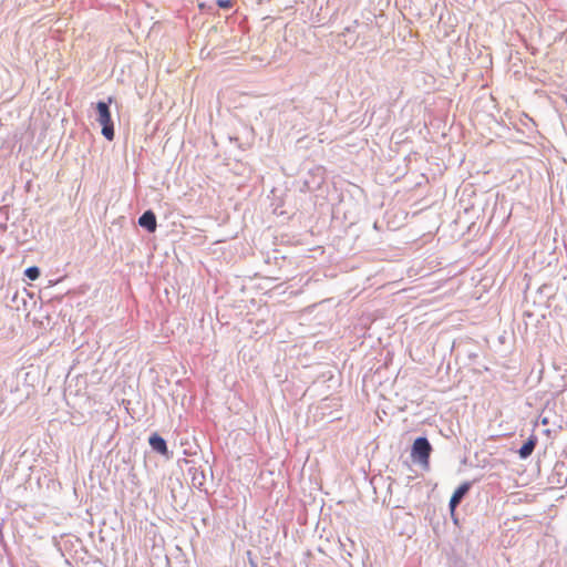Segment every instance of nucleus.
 <instances>
[{
  "mask_svg": "<svg viewBox=\"0 0 567 567\" xmlns=\"http://www.w3.org/2000/svg\"><path fill=\"white\" fill-rule=\"evenodd\" d=\"M96 112H97L96 121L102 126V135L107 141H113L115 134H114V125H113V121L111 118V112H110L109 104L105 102H97L96 103Z\"/></svg>",
  "mask_w": 567,
  "mask_h": 567,
  "instance_id": "nucleus-1",
  "label": "nucleus"
},
{
  "mask_svg": "<svg viewBox=\"0 0 567 567\" xmlns=\"http://www.w3.org/2000/svg\"><path fill=\"white\" fill-rule=\"evenodd\" d=\"M432 446L427 439L417 437L412 445L411 456L417 461L423 467H429Z\"/></svg>",
  "mask_w": 567,
  "mask_h": 567,
  "instance_id": "nucleus-2",
  "label": "nucleus"
},
{
  "mask_svg": "<svg viewBox=\"0 0 567 567\" xmlns=\"http://www.w3.org/2000/svg\"><path fill=\"white\" fill-rule=\"evenodd\" d=\"M470 482L462 483L453 493L451 499H450V509L453 513L457 505L461 503L462 498L466 495V493L471 488Z\"/></svg>",
  "mask_w": 567,
  "mask_h": 567,
  "instance_id": "nucleus-3",
  "label": "nucleus"
},
{
  "mask_svg": "<svg viewBox=\"0 0 567 567\" xmlns=\"http://www.w3.org/2000/svg\"><path fill=\"white\" fill-rule=\"evenodd\" d=\"M138 224L151 233L155 231L157 226L155 214L152 210L145 212L138 218Z\"/></svg>",
  "mask_w": 567,
  "mask_h": 567,
  "instance_id": "nucleus-4",
  "label": "nucleus"
},
{
  "mask_svg": "<svg viewBox=\"0 0 567 567\" xmlns=\"http://www.w3.org/2000/svg\"><path fill=\"white\" fill-rule=\"evenodd\" d=\"M152 449L163 455H166L168 450L165 440L158 434H153L148 440Z\"/></svg>",
  "mask_w": 567,
  "mask_h": 567,
  "instance_id": "nucleus-5",
  "label": "nucleus"
},
{
  "mask_svg": "<svg viewBox=\"0 0 567 567\" xmlns=\"http://www.w3.org/2000/svg\"><path fill=\"white\" fill-rule=\"evenodd\" d=\"M536 443H537L536 437H534V436L529 437V439H528V440L523 444V446L519 449V451H518L519 456H520L522 458H526V457H528V456L533 453V451H534V449H535V446H536Z\"/></svg>",
  "mask_w": 567,
  "mask_h": 567,
  "instance_id": "nucleus-6",
  "label": "nucleus"
},
{
  "mask_svg": "<svg viewBox=\"0 0 567 567\" xmlns=\"http://www.w3.org/2000/svg\"><path fill=\"white\" fill-rule=\"evenodd\" d=\"M24 275L30 280H37L40 277V269L35 266L25 269Z\"/></svg>",
  "mask_w": 567,
  "mask_h": 567,
  "instance_id": "nucleus-7",
  "label": "nucleus"
},
{
  "mask_svg": "<svg viewBox=\"0 0 567 567\" xmlns=\"http://www.w3.org/2000/svg\"><path fill=\"white\" fill-rule=\"evenodd\" d=\"M217 4H218V7L224 8V9H229L233 7L231 0H218Z\"/></svg>",
  "mask_w": 567,
  "mask_h": 567,
  "instance_id": "nucleus-8",
  "label": "nucleus"
}]
</instances>
